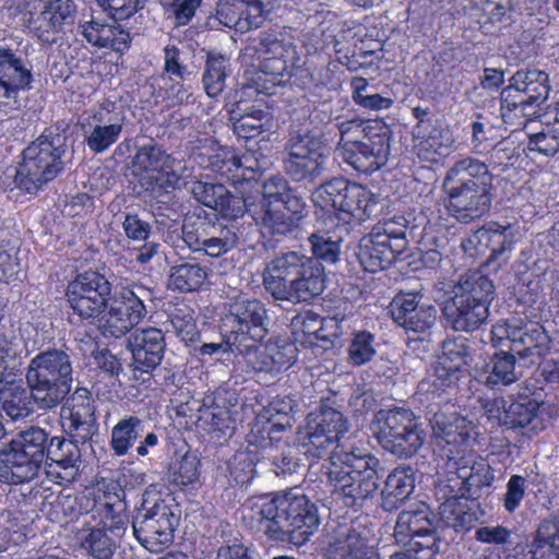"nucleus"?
Segmentation results:
<instances>
[{"label": "nucleus", "instance_id": "f257e3e1", "mask_svg": "<svg viewBox=\"0 0 559 559\" xmlns=\"http://www.w3.org/2000/svg\"><path fill=\"white\" fill-rule=\"evenodd\" d=\"M141 287H122L111 299V284L105 275L86 271L72 280L67 298L73 313L81 321L96 326L104 337L119 338L138 325L147 311L140 296Z\"/></svg>", "mask_w": 559, "mask_h": 559}, {"label": "nucleus", "instance_id": "f03ea898", "mask_svg": "<svg viewBox=\"0 0 559 559\" xmlns=\"http://www.w3.org/2000/svg\"><path fill=\"white\" fill-rule=\"evenodd\" d=\"M119 492L115 481L103 479L79 497L80 510L88 519L75 533V543L94 559H110L128 531L129 520Z\"/></svg>", "mask_w": 559, "mask_h": 559}, {"label": "nucleus", "instance_id": "7ed1b4c3", "mask_svg": "<svg viewBox=\"0 0 559 559\" xmlns=\"http://www.w3.org/2000/svg\"><path fill=\"white\" fill-rule=\"evenodd\" d=\"M250 508L259 530L273 540L302 544L320 524L317 507L299 488L259 497Z\"/></svg>", "mask_w": 559, "mask_h": 559}, {"label": "nucleus", "instance_id": "20e7f679", "mask_svg": "<svg viewBox=\"0 0 559 559\" xmlns=\"http://www.w3.org/2000/svg\"><path fill=\"white\" fill-rule=\"evenodd\" d=\"M450 477L439 476L435 485L437 513L448 533L436 535L426 503H418L402 511L396 519L393 537L396 544L420 543L432 548L436 554L448 550L454 532V487Z\"/></svg>", "mask_w": 559, "mask_h": 559}, {"label": "nucleus", "instance_id": "39448f33", "mask_svg": "<svg viewBox=\"0 0 559 559\" xmlns=\"http://www.w3.org/2000/svg\"><path fill=\"white\" fill-rule=\"evenodd\" d=\"M263 285L277 300L307 301L323 292V269L300 250L283 252L266 264Z\"/></svg>", "mask_w": 559, "mask_h": 559}, {"label": "nucleus", "instance_id": "423d86ee", "mask_svg": "<svg viewBox=\"0 0 559 559\" xmlns=\"http://www.w3.org/2000/svg\"><path fill=\"white\" fill-rule=\"evenodd\" d=\"M67 155L66 136L46 130L23 151L19 166L4 171L2 183L10 190L19 188L35 193L61 173Z\"/></svg>", "mask_w": 559, "mask_h": 559}, {"label": "nucleus", "instance_id": "0eeeda50", "mask_svg": "<svg viewBox=\"0 0 559 559\" xmlns=\"http://www.w3.org/2000/svg\"><path fill=\"white\" fill-rule=\"evenodd\" d=\"M336 503L358 510L370 501L379 488V460L362 452H344L333 455L331 466H325Z\"/></svg>", "mask_w": 559, "mask_h": 559}, {"label": "nucleus", "instance_id": "6e6552de", "mask_svg": "<svg viewBox=\"0 0 559 559\" xmlns=\"http://www.w3.org/2000/svg\"><path fill=\"white\" fill-rule=\"evenodd\" d=\"M26 383L40 409L59 405L72 385V365L69 355L49 349L33 357L25 372Z\"/></svg>", "mask_w": 559, "mask_h": 559}, {"label": "nucleus", "instance_id": "1a4fd4ad", "mask_svg": "<svg viewBox=\"0 0 559 559\" xmlns=\"http://www.w3.org/2000/svg\"><path fill=\"white\" fill-rule=\"evenodd\" d=\"M48 435L32 427L0 449V483L24 486L34 480L44 462Z\"/></svg>", "mask_w": 559, "mask_h": 559}, {"label": "nucleus", "instance_id": "9d476101", "mask_svg": "<svg viewBox=\"0 0 559 559\" xmlns=\"http://www.w3.org/2000/svg\"><path fill=\"white\" fill-rule=\"evenodd\" d=\"M132 167L142 188L151 192L179 189L192 175L189 167L176 160L152 141L138 147Z\"/></svg>", "mask_w": 559, "mask_h": 559}, {"label": "nucleus", "instance_id": "9b49d317", "mask_svg": "<svg viewBox=\"0 0 559 559\" xmlns=\"http://www.w3.org/2000/svg\"><path fill=\"white\" fill-rule=\"evenodd\" d=\"M347 431L348 421L341 412L332 407H320L311 412L298 428L297 442L307 457L326 459L331 466V457L344 453L336 450L340 439Z\"/></svg>", "mask_w": 559, "mask_h": 559}, {"label": "nucleus", "instance_id": "f8f14e48", "mask_svg": "<svg viewBox=\"0 0 559 559\" xmlns=\"http://www.w3.org/2000/svg\"><path fill=\"white\" fill-rule=\"evenodd\" d=\"M373 425L381 447L400 459L416 454L426 439L420 419L403 407L379 411Z\"/></svg>", "mask_w": 559, "mask_h": 559}, {"label": "nucleus", "instance_id": "ddd939ff", "mask_svg": "<svg viewBox=\"0 0 559 559\" xmlns=\"http://www.w3.org/2000/svg\"><path fill=\"white\" fill-rule=\"evenodd\" d=\"M180 520L178 504L171 498L144 500L143 512L132 521L135 539L148 551L160 552L174 542Z\"/></svg>", "mask_w": 559, "mask_h": 559}, {"label": "nucleus", "instance_id": "4468645a", "mask_svg": "<svg viewBox=\"0 0 559 559\" xmlns=\"http://www.w3.org/2000/svg\"><path fill=\"white\" fill-rule=\"evenodd\" d=\"M313 203L325 211H333L344 224L352 218L365 221L377 205L374 195L364 186L334 178L312 192Z\"/></svg>", "mask_w": 559, "mask_h": 559}, {"label": "nucleus", "instance_id": "2eb2a0df", "mask_svg": "<svg viewBox=\"0 0 559 559\" xmlns=\"http://www.w3.org/2000/svg\"><path fill=\"white\" fill-rule=\"evenodd\" d=\"M404 217L378 223L360 239L357 259L366 272L376 273L386 269L407 246Z\"/></svg>", "mask_w": 559, "mask_h": 559}, {"label": "nucleus", "instance_id": "dca6fc26", "mask_svg": "<svg viewBox=\"0 0 559 559\" xmlns=\"http://www.w3.org/2000/svg\"><path fill=\"white\" fill-rule=\"evenodd\" d=\"M328 154L320 132L299 130L289 139L285 169L295 181L312 182L322 174Z\"/></svg>", "mask_w": 559, "mask_h": 559}, {"label": "nucleus", "instance_id": "f3484780", "mask_svg": "<svg viewBox=\"0 0 559 559\" xmlns=\"http://www.w3.org/2000/svg\"><path fill=\"white\" fill-rule=\"evenodd\" d=\"M267 310L258 299H236L222 319V330L234 345L261 341L267 334Z\"/></svg>", "mask_w": 559, "mask_h": 559}, {"label": "nucleus", "instance_id": "a211bd4d", "mask_svg": "<svg viewBox=\"0 0 559 559\" xmlns=\"http://www.w3.org/2000/svg\"><path fill=\"white\" fill-rule=\"evenodd\" d=\"M255 53L259 71L271 76L273 85L281 84L282 76L290 74L300 66V56L295 44L283 34H262Z\"/></svg>", "mask_w": 559, "mask_h": 559}, {"label": "nucleus", "instance_id": "6ab92c4d", "mask_svg": "<svg viewBox=\"0 0 559 559\" xmlns=\"http://www.w3.org/2000/svg\"><path fill=\"white\" fill-rule=\"evenodd\" d=\"M510 84L503 94L515 91V100L508 104L509 108L525 116L537 112V108L547 99L550 91L549 75L538 69H520L509 80Z\"/></svg>", "mask_w": 559, "mask_h": 559}, {"label": "nucleus", "instance_id": "aec40b11", "mask_svg": "<svg viewBox=\"0 0 559 559\" xmlns=\"http://www.w3.org/2000/svg\"><path fill=\"white\" fill-rule=\"evenodd\" d=\"M266 12L261 0H219L215 13L207 17V25L246 33L259 28L266 19Z\"/></svg>", "mask_w": 559, "mask_h": 559}, {"label": "nucleus", "instance_id": "412c9836", "mask_svg": "<svg viewBox=\"0 0 559 559\" xmlns=\"http://www.w3.org/2000/svg\"><path fill=\"white\" fill-rule=\"evenodd\" d=\"M32 80V68L11 48L0 46V111L16 109L19 92L28 88Z\"/></svg>", "mask_w": 559, "mask_h": 559}, {"label": "nucleus", "instance_id": "4be33fe9", "mask_svg": "<svg viewBox=\"0 0 559 559\" xmlns=\"http://www.w3.org/2000/svg\"><path fill=\"white\" fill-rule=\"evenodd\" d=\"M86 389H78L61 407L62 427L75 441L84 444L97 431L95 408Z\"/></svg>", "mask_w": 559, "mask_h": 559}, {"label": "nucleus", "instance_id": "5701e85b", "mask_svg": "<svg viewBox=\"0 0 559 559\" xmlns=\"http://www.w3.org/2000/svg\"><path fill=\"white\" fill-rule=\"evenodd\" d=\"M78 443L73 439L53 437L49 444H46L45 472L50 480L58 485H68L76 478L81 457Z\"/></svg>", "mask_w": 559, "mask_h": 559}, {"label": "nucleus", "instance_id": "b1692460", "mask_svg": "<svg viewBox=\"0 0 559 559\" xmlns=\"http://www.w3.org/2000/svg\"><path fill=\"white\" fill-rule=\"evenodd\" d=\"M165 347L164 333L157 328L135 330L127 342V348L132 354V365L144 372L155 369L160 364Z\"/></svg>", "mask_w": 559, "mask_h": 559}, {"label": "nucleus", "instance_id": "393cba45", "mask_svg": "<svg viewBox=\"0 0 559 559\" xmlns=\"http://www.w3.org/2000/svg\"><path fill=\"white\" fill-rule=\"evenodd\" d=\"M190 190L199 203L217 211L225 218L236 219L247 210L246 201L231 194L222 183L197 180Z\"/></svg>", "mask_w": 559, "mask_h": 559}, {"label": "nucleus", "instance_id": "a878e982", "mask_svg": "<svg viewBox=\"0 0 559 559\" xmlns=\"http://www.w3.org/2000/svg\"><path fill=\"white\" fill-rule=\"evenodd\" d=\"M376 140H365L354 147L337 148L338 157L359 173H373L386 162L389 144L385 135L376 134Z\"/></svg>", "mask_w": 559, "mask_h": 559}, {"label": "nucleus", "instance_id": "bb28decb", "mask_svg": "<svg viewBox=\"0 0 559 559\" xmlns=\"http://www.w3.org/2000/svg\"><path fill=\"white\" fill-rule=\"evenodd\" d=\"M81 35L92 46L110 48L115 51H124L130 45V34L116 22L107 23L102 19L92 16L81 23Z\"/></svg>", "mask_w": 559, "mask_h": 559}, {"label": "nucleus", "instance_id": "cd10ccee", "mask_svg": "<svg viewBox=\"0 0 559 559\" xmlns=\"http://www.w3.org/2000/svg\"><path fill=\"white\" fill-rule=\"evenodd\" d=\"M246 211L252 213L253 219L264 236L273 237L277 241L284 237L294 236L300 227L280 204L274 202H262L253 209L247 205Z\"/></svg>", "mask_w": 559, "mask_h": 559}, {"label": "nucleus", "instance_id": "c85d7f7f", "mask_svg": "<svg viewBox=\"0 0 559 559\" xmlns=\"http://www.w3.org/2000/svg\"><path fill=\"white\" fill-rule=\"evenodd\" d=\"M124 118L119 114L99 111L85 130V143L95 154L106 152L121 135Z\"/></svg>", "mask_w": 559, "mask_h": 559}, {"label": "nucleus", "instance_id": "c756f323", "mask_svg": "<svg viewBox=\"0 0 559 559\" xmlns=\"http://www.w3.org/2000/svg\"><path fill=\"white\" fill-rule=\"evenodd\" d=\"M238 397L235 393H226L225 397L217 395L213 406L204 411L201 419L207 425L213 438L221 440L230 437L238 420Z\"/></svg>", "mask_w": 559, "mask_h": 559}, {"label": "nucleus", "instance_id": "7c9ffc66", "mask_svg": "<svg viewBox=\"0 0 559 559\" xmlns=\"http://www.w3.org/2000/svg\"><path fill=\"white\" fill-rule=\"evenodd\" d=\"M329 559H381L367 534L356 528L340 533L330 544Z\"/></svg>", "mask_w": 559, "mask_h": 559}, {"label": "nucleus", "instance_id": "2f4dec72", "mask_svg": "<svg viewBox=\"0 0 559 559\" xmlns=\"http://www.w3.org/2000/svg\"><path fill=\"white\" fill-rule=\"evenodd\" d=\"M415 472L411 466H397L386 477L381 490V507L392 512L413 493Z\"/></svg>", "mask_w": 559, "mask_h": 559}, {"label": "nucleus", "instance_id": "473e14b6", "mask_svg": "<svg viewBox=\"0 0 559 559\" xmlns=\"http://www.w3.org/2000/svg\"><path fill=\"white\" fill-rule=\"evenodd\" d=\"M258 362L254 368L259 371L278 372L287 370L297 358L295 344L282 340H269L258 353Z\"/></svg>", "mask_w": 559, "mask_h": 559}, {"label": "nucleus", "instance_id": "72a5a7b5", "mask_svg": "<svg viewBox=\"0 0 559 559\" xmlns=\"http://www.w3.org/2000/svg\"><path fill=\"white\" fill-rule=\"evenodd\" d=\"M0 404L7 416L16 421L29 416L36 403L32 396V390L28 391L5 379L0 384Z\"/></svg>", "mask_w": 559, "mask_h": 559}, {"label": "nucleus", "instance_id": "f704fd0d", "mask_svg": "<svg viewBox=\"0 0 559 559\" xmlns=\"http://www.w3.org/2000/svg\"><path fill=\"white\" fill-rule=\"evenodd\" d=\"M490 207L487 185L478 187L456 188V221L468 223L483 216Z\"/></svg>", "mask_w": 559, "mask_h": 559}, {"label": "nucleus", "instance_id": "c9c22d12", "mask_svg": "<svg viewBox=\"0 0 559 559\" xmlns=\"http://www.w3.org/2000/svg\"><path fill=\"white\" fill-rule=\"evenodd\" d=\"M516 353L512 352L511 348L496 352L487 364L486 384L495 386L509 385L515 382L521 376L516 368Z\"/></svg>", "mask_w": 559, "mask_h": 559}, {"label": "nucleus", "instance_id": "e433bc0d", "mask_svg": "<svg viewBox=\"0 0 559 559\" xmlns=\"http://www.w3.org/2000/svg\"><path fill=\"white\" fill-rule=\"evenodd\" d=\"M508 337L511 340V350L516 353L520 359L532 356L534 349L546 348L549 342L545 329L536 323L513 331Z\"/></svg>", "mask_w": 559, "mask_h": 559}, {"label": "nucleus", "instance_id": "4c0bfd02", "mask_svg": "<svg viewBox=\"0 0 559 559\" xmlns=\"http://www.w3.org/2000/svg\"><path fill=\"white\" fill-rule=\"evenodd\" d=\"M443 266H449V270L441 271L437 278L433 288V299L441 307L442 314L447 320V326L454 330V281L453 265L450 258L441 259Z\"/></svg>", "mask_w": 559, "mask_h": 559}, {"label": "nucleus", "instance_id": "58836bf2", "mask_svg": "<svg viewBox=\"0 0 559 559\" xmlns=\"http://www.w3.org/2000/svg\"><path fill=\"white\" fill-rule=\"evenodd\" d=\"M144 424L138 416L121 418L111 429L110 447L117 456L126 455L142 435Z\"/></svg>", "mask_w": 559, "mask_h": 559}, {"label": "nucleus", "instance_id": "ea45409f", "mask_svg": "<svg viewBox=\"0 0 559 559\" xmlns=\"http://www.w3.org/2000/svg\"><path fill=\"white\" fill-rule=\"evenodd\" d=\"M539 403L530 396H520L504 409L502 426L511 429L525 428L537 418Z\"/></svg>", "mask_w": 559, "mask_h": 559}, {"label": "nucleus", "instance_id": "a19ab883", "mask_svg": "<svg viewBox=\"0 0 559 559\" xmlns=\"http://www.w3.org/2000/svg\"><path fill=\"white\" fill-rule=\"evenodd\" d=\"M457 287L462 292V299L469 298L471 302L485 304V307H488L492 299V282L477 271L462 276L460 282L456 283V288Z\"/></svg>", "mask_w": 559, "mask_h": 559}, {"label": "nucleus", "instance_id": "79ce46f5", "mask_svg": "<svg viewBox=\"0 0 559 559\" xmlns=\"http://www.w3.org/2000/svg\"><path fill=\"white\" fill-rule=\"evenodd\" d=\"M228 70L229 61L226 57L214 52L207 55L203 85L210 97L214 98L223 92Z\"/></svg>", "mask_w": 559, "mask_h": 559}, {"label": "nucleus", "instance_id": "37998d69", "mask_svg": "<svg viewBox=\"0 0 559 559\" xmlns=\"http://www.w3.org/2000/svg\"><path fill=\"white\" fill-rule=\"evenodd\" d=\"M337 128L341 135L337 148L354 147V144L358 142L370 141V138L377 134L373 131L382 129L378 122L360 118L341 121L337 123Z\"/></svg>", "mask_w": 559, "mask_h": 559}, {"label": "nucleus", "instance_id": "c03bdc74", "mask_svg": "<svg viewBox=\"0 0 559 559\" xmlns=\"http://www.w3.org/2000/svg\"><path fill=\"white\" fill-rule=\"evenodd\" d=\"M462 11L475 23L484 25L501 21L507 13V7L492 0H463Z\"/></svg>", "mask_w": 559, "mask_h": 559}, {"label": "nucleus", "instance_id": "a18cd8bd", "mask_svg": "<svg viewBox=\"0 0 559 559\" xmlns=\"http://www.w3.org/2000/svg\"><path fill=\"white\" fill-rule=\"evenodd\" d=\"M212 166L213 169L219 173L222 176H225L228 179L231 178L234 180L240 177V175L234 173L241 169L251 173L260 170L259 162L253 158L251 154L237 156L230 152H224V156L222 158L219 155H216L212 162ZM241 176H245V173H242Z\"/></svg>", "mask_w": 559, "mask_h": 559}, {"label": "nucleus", "instance_id": "49530a36", "mask_svg": "<svg viewBox=\"0 0 559 559\" xmlns=\"http://www.w3.org/2000/svg\"><path fill=\"white\" fill-rule=\"evenodd\" d=\"M449 408L436 412L430 423L436 447L443 451L442 456L451 460L454 453L452 444L454 419Z\"/></svg>", "mask_w": 559, "mask_h": 559}, {"label": "nucleus", "instance_id": "de8ad7c7", "mask_svg": "<svg viewBox=\"0 0 559 559\" xmlns=\"http://www.w3.org/2000/svg\"><path fill=\"white\" fill-rule=\"evenodd\" d=\"M533 559H559V537L552 524L543 522L531 545Z\"/></svg>", "mask_w": 559, "mask_h": 559}, {"label": "nucleus", "instance_id": "09e8293b", "mask_svg": "<svg viewBox=\"0 0 559 559\" xmlns=\"http://www.w3.org/2000/svg\"><path fill=\"white\" fill-rule=\"evenodd\" d=\"M294 401L288 396H276L264 408L261 417L272 423V431H281L293 425Z\"/></svg>", "mask_w": 559, "mask_h": 559}, {"label": "nucleus", "instance_id": "8fccbe9b", "mask_svg": "<svg viewBox=\"0 0 559 559\" xmlns=\"http://www.w3.org/2000/svg\"><path fill=\"white\" fill-rule=\"evenodd\" d=\"M238 242V235L234 227H222L217 235H212L207 238H197L194 243L198 246L197 250H203L205 254L212 258H217L236 247Z\"/></svg>", "mask_w": 559, "mask_h": 559}, {"label": "nucleus", "instance_id": "3c124183", "mask_svg": "<svg viewBox=\"0 0 559 559\" xmlns=\"http://www.w3.org/2000/svg\"><path fill=\"white\" fill-rule=\"evenodd\" d=\"M376 336L368 331H356L347 348L348 360L355 366L365 365L377 355Z\"/></svg>", "mask_w": 559, "mask_h": 559}, {"label": "nucleus", "instance_id": "603ef678", "mask_svg": "<svg viewBox=\"0 0 559 559\" xmlns=\"http://www.w3.org/2000/svg\"><path fill=\"white\" fill-rule=\"evenodd\" d=\"M527 136V148L545 156H554L559 152V132L545 124L542 131H534L533 122L524 127Z\"/></svg>", "mask_w": 559, "mask_h": 559}, {"label": "nucleus", "instance_id": "864d4df0", "mask_svg": "<svg viewBox=\"0 0 559 559\" xmlns=\"http://www.w3.org/2000/svg\"><path fill=\"white\" fill-rule=\"evenodd\" d=\"M206 272L195 263H183L174 266L170 273L171 285L182 292H192L201 287Z\"/></svg>", "mask_w": 559, "mask_h": 559}, {"label": "nucleus", "instance_id": "5fc2aeb1", "mask_svg": "<svg viewBox=\"0 0 559 559\" xmlns=\"http://www.w3.org/2000/svg\"><path fill=\"white\" fill-rule=\"evenodd\" d=\"M488 175L487 166L472 157H465L456 160V183L457 188L469 189L486 183V176Z\"/></svg>", "mask_w": 559, "mask_h": 559}, {"label": "nucleus", "instance_id": "6e6d98bb", "mask_svg": "<svg viewBox=\"0 0 559 559\" xmlns=\"http://www.w3.org/2000/svg\"><path fill=\"white\" fill-rule=\"evenodd\" d=\"M28 354L26 344L13 332L0 334V384L7 379L10 361L20 359Z\"/></svg>", "mask_w": 559, "mask_h": 559}, {"label": "nucleus", "instance_id": "4d7b16f0", "mask_svg": "<svg viewBox=\"0 0 559 559\" xmlns=\"http://www.w3.org/2000/svg\"><path fill=\"white\" fill-rule=\"evenodd\" d=\"M488 316V307L485 304L471 302L469 298L462 299L460 307H456V331H474Z\"/></svg>", "mask_w": 559, "mask_h": 559}, {"label": "nucleus", "instance_id": "13d9d810", "mask_svg": "<svg viewBox=\"0 0 559 559\" xmlns=\"http://www.w3.org/2000/svg\"><path fill=\"white\" fill-rule=\"evenodd\" d=\"M203 0H160L164 14L175 27L188 25Z\"/></svg>", "mask_w": 559, "mask_h": 559}, {"label": "nucleus", "instance_id": "bf43d9fd", "mask_svg": "<svg viewBox=\"0 0 559 559\" xmlns=\"http://www.w3.org/2000/svg\"><path fill=\"white\" fill-rule=\"evenodd\" d=\"M340 235H331L330 233L312 234L309 237L311 249L318 260L326 263H335L341 253Z\"/></svg>", "mask_w": 559, "mask_h": 559}, {"label": "nucleus", "instance_id": "052dcab7", "mask_svg": "<svg viewBox=\"0 0 559 559\" xmlns=\"http://www.w3.org/2000/svg\"><path fill=\"white\" fill-rule=\"evenodd\" d=\"M169 323L174 333L186 345L194 343L200 336L193 316L188 310L176 309L170 314Z\"/></svg>", "mask_w": 559, "mask_h": 559}, {"label": "nucleus", "instance_id": "680f3d73", "mask_svg": "<svg viewBox=\"0 0 559 559\" xmlns=\"http://www.w3.org/2000/svg\"><path fill=\"white\" fill-rule=\"evenodd\" d=\"M465 491H461V495L456 496V528L469 531L484 512L479 502L475 498L466 497Z\"/></svg>", "mask_w": 559, "mask_h": 559}, {"label": "nucleus", "instance_id": "e2e57ef3", "mask_svg": "<svg viewBox=\"0 0 559 559\" xmlns=\"http://www.w3.org/2000/svg\"><path fill=\"white\" fill-rule=\"evenodd\" d=\"M507 230V227L496 224L489 229L478 228L472 235L464 238L461 242L462 251L468 257L473 258L484 252L488 242L491 241L490 234L501 236Z\"/></svg>", "mask_w": 559, "mask_h": 559}, {"label": "nucleus", "instance_id": "0e129e2a", "mask_svg": "<svg viewBox=\"0 0 559 559\" xmlns=\"http://www.w3.org/2000/svg\"><path fill=\"white\" fill-rule=\"evenodd\" d=\"M28 28L39 41L49 45L56 43L59 34L62 33L44 9L29 17Z\"/></svg>", "mask_w": 559, "mask_h": 559}, {"label": "nucleus", "instance_id": "69168bd1", "mask_svg": "<svg viewBox=\"0 0 559 559\" xmlns=\"http://www.w3.org/2000/svg\"><path fill=\"white\" fill-rule=\"evenodd\" d=\"M265 121H267V114L263 110H253L235 120L234 132L239 138H254L265 130Z\"/></svg>", "mask_w": 559, "mask_h": 559}, {"label": "nucleus", "instance_id": "338daca9", "mask_svg": "<svg viewBox=\"0 0 559 559\" xmlns=\"http://www.w3.org/2000/svg\"><path fill=\"white\" fill-rule=\"evenodd\" d=\"M421 296L419 293L407 292L396 295L390 306L392 319L401 325L406 322L409 317L418 307Z\"/></svg>", "mask_w": 559, "mask_h": 559}, {"label": "nucleus", "instance_id": "774afa93", "mask_svg": "<svg viewBox=\"0 0 559 559\" xmlns=\"http://www.w3.org/2000/svg\"><path fill=\"white\" fill-rule=\"evenodd\" d=\"M43 9L61 32L66 24L73 22L76 12L73 0H48Z\"/></svg>", "mask_w": 559, "mask_h": 559}]
</instances>
